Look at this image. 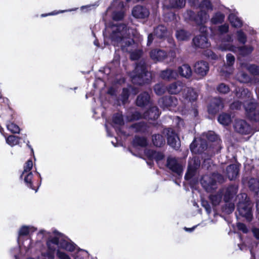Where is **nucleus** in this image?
Returning <instances> with one entry per match:
<instances>
[{
    "mask_svg": "<svg viewBox=\"0 0 259 259\" xmlns=\"http://www.w3.org/2000/svg\"><path fill=\"white\" fill-rule=\"evenodd\" d=\"M237 188L235 186H231L227 189H223L215 194H212L210 196V200L214 205H218L221 201L223 194H225L224 200L226 202L229 201L231 198L236 194Z\"/></svg>",
    "mask_w": 259,
    "mask_h": 259,
    "instance_id": "obj_6",
    "label": "nucleus"
},
{
    "mask_svg": "<svg viewBox=\"0 0 259 259\" xmlns=\"http://www.w3.org/2000/svg\"><path fill=\"white\" fill-rule=\"evenodd\" d=\"M167 56L166 53L160 49L153 50L150 52V57L154 61L163 60Z\"/></svg>",
    "mask_w": 259,
    "mask_h": 259,
    "instance_id": "obj_23",
    "label": "nucleus"
},
{
    "mask_svg": "<svg viewBox=\"0 0 259 259\" xmlns=\"http://www.w3.org/2000/svg\"><path fill=\"white\" fill-rule=\"evenodd\" d=\"M67 11H68V10H64V11H61L60 12L54 11V12H53L52 13H48V14H41V17H46V16H48L55 15H57V14H59V13H63V12H67Z\"/></svg>",
    "mask_w": 259,
    "mask_h": 259,
    "instance_id": "obj_59",
    "label": "nucleus"
},
{
    "mask_svg": "<svg viewBox=\"0 0 259 259\" xmlns=\"http://www.w3.org/2000/svg\"><path fill=\"white\" fill-rule=\"evenodd\" d=\"M193 42L196 47L201 48H208L210 46L205 33L196 36L193 39Z\"/></svg>",
    "mask_w": 259,
    "mask_h": 259,
    "instance_id": "obj_18",
    "label": "nucleus"
},
{
    "mask_svg": "<svg viewBox=\"0 0 259 259\" xmlns=\"http://www.w3.org/2000/svg\"><path fill=\"white\" fill-rule=\"evenodd\" d=\"M237 79L241 82L245 83L249 80L248 76L244 73L240 72L237 74Z\"/></svg>",
    "mask_w": 259,
    "mask_h": 259,
    "instance_id": "obj_46",
    "label": "nucleus"
},
{
    "mask_svg": "<svg viewBox=\"0 0 259 259\" xmlns=\"http://www.w3.org/2000/svg\"><path fill=\"white\" fill-rule=\"evenodd\" d=\"M197 142L196 139H195L193 143L190 145V149L192 152H196V150H195V148L197 147L196 145V143Z\"/></svg>",
    "mask_w": 259,
    "mask_h": 259,
    "instance_id": "obj_62",
    "label": "nucleus"
},
{
    "mask_svg": "<svg viewBox=\"0 0 259 259\" xmlns=\"http://www.w3.org/2000/svg\"><path fill=\"white\" fill-rule=\"evenodd\" d=\"M150 96L147 93L144 92L140 95L137 99V104L139 106L146 105L149 101Z\"/></svg>",
    "mask_w": 259,
    "mask_h": 259,
    "instance_id": "obj_31",
    "label": "nucleus"
},
{
    "mask_svg": "<svg viewBox=\"0 0 259 259\" xmlns=\"http://www.w3.org/2000/svg\"><path fill=\"white\" fill-rule=\"evenodd\" d=\"M237 228L239 230L242 231L243 233H247V229L246 227V226L242 224L239 223L237 224Z\"/></svg>",
    "mask_w": 259,
    "mask_h": 259,
    "instance_id": "obj_55",
    "label": "nucleus"
},
{
    "mask_svg": "<svg viewBox=\"0 0 259 259\" xmlns=\"http://www.w3.org/2000/svg\"><path fill=\"white\" fill-rule=\"evenodd\" d=\"M167 166L172 171L178 175H181L183 172V166L175 157H169L167 160Z\"/></svg>",
    "mask_w": 259,
    "mask_h": 259,
    "instance_id": "obj_11",
    "label": "nucleus"
},
{
    "mask_svg": "<svg viewBox=\"0 0 259 259\" xmlns=\"http://www.w3.org/2000/svg\"><path fill=\"white\" fill-rule=\"evenodd\" d=\"M142 117V115L139 113V112H135L134 114H133L132 117L131 118H127L128 121H132L133 120H136Z\"/></svg>",
    "mask_w": 259,
    "mask_h": 259,
    "instance_id": "obj_57",
    "label": "nucleus"
},
{
    "mask_svg": "<svg viewBox=\"0 0 259 259\" xmlns=\"http://www.w3.org/2000/svg\"><path fill=\"white\" fill-rule=\"evenodd\" d=\"M203 137H205L210 142H217V143L219 141V137L215 135L213 132L210 131L206 134L203 135Z\"/></svg>",
    "mask_w": 259,
    "mask_h": 259,
    "instance_id": "obj_39",
    "label": "nucleus"
},
{
    "mask_svg": "<svg viewBox=\"0 0 259 259\" xmlns=\"http://www.w3.org/2000/svg\"><path fill=\"white\" fill-rule=\"evenodd\" d=\"M47 245L48 250L46 253H42L39 259H54L56 246L68 251H73L76 248L75 245L73 243L64 238L60 234L56 232H54V237L51 238L47 242Z\"/></svg>",
    "mask_w": 259,
    "mask_h": 259,
    "instance_id": "obj_2",
    "label": "nucleus"
},
{
    "mask_svg": "<svg viewBox=\"0 0 259 259\" xmlns=\"http://www.w3.org/2000/svg\"><path fill=\"white\" fill-rule=\"evenodd\" d=\"M104 35L105 37L111 39L113 46L130 52L132 60H137L141 56L142 52L137 49V45L135 43L136 40H141V36L136 29L127 28L124 24L113 25L106 28Z\"/></svg>",
    "mask_w": 259,
    "mask_h": 259,
    "instance_id": "obj_1",
    "label": "nucleus"
},
{
    "mask_svg": "<svg viewBox=\"0 0 259 259\" xmlns=\"http://www.w3.org/2000/svg\"><path fill=\"white\" fill-rule=\"evenodd\" d=\"M132 14L137 18H144L148 16L149 13L146 8L138 6L133 9Z\"/></svg>",
    "mask_w": 259,
    "mask_h": 259,
    "instance_id": "obj_21",
    "label": "nucleus"
},
{
    "mask_svg": "<svg viewBox=\"0 0 259 259\" xmlns=\"http://www.w3.org/2000/svg\"><path fill=\"white\" fill-rule=\"evenodd\" d=\"M167 143L174 148L177 149L180 146L179 137L171 129L166 130Z\"/></svg>",
    "mask_w": 259,
    "mask_h": 259,
    "instance_id": "obj_13",
    "label": "nucleus"
},
{
    "mask_svg": "<svg viewBox=\"0 0 259 259\" xmlns=\"http://www.w3.org/2000/svg\"><path fill=\"white\" fill-rule=\"evenodd\" d=\"M239 171V166L237 164L230 165L227 168V174L229 179L233 180L235 179Z\"/></svg>",
    "mask_w": 259,
    "mask_h": 259,
    "instance_id": "obj_27",
    "label": "nucleus"
},
{
    "mask_svg": "<svg viewBox=\"0 0 259 259\" xmlns=\"http://www.w3.org/2000/svg\"><path fill=\"white\" fill-rule=\"evenodd\" d=\"M252 232L255 238L259 239V229L254 228L253 229Z\"/></svg>",
    "mask_w": 259,
    "mask_h": 259,
    "instance_id": "obj_64",
    "label": "nucleus"
},
{
    "mask_svg": "<svg viewBox=\"0 0 259 259\" xmlns=\"http://www.w3.org/2000/svg\"><path fill=\"white\" fill-rule=\"evenodd\" d=\"M234 127L237 132L242 134H248L251 131L250 126L243 120H237Z\"/></svg>",
    "mask_w": 259,
    "mask_h": 259,
    "instance_id": "obj_14",
    "label": "nucleus"
},
{
    "mask_svg": "<svg viewBox=\"0 0 259 259\" xmlns=\"http://www.w3.org/2000/svg\"><path fill=\"white\" fill-rule=\"evenodd\" d=\"M165 91V88L163 85L161 84H157L154 87V91L158 95L163 94Z\"/></svg>",
    "mask_w": 259,
    "mask_h": 259,
    "instance_id": "obj_48",
    "label": "nucleus"
},
{
    "mask_svg": "<svg viewBox=\"0 0 259 259\" xmlns=\"http://www.w3.org/2000/svg\"><path fill=\"white\" fill-rule=\"evenodd\" d=\"M177 104V99L171 96L165 97L159 101V104L162 108L169 110H171L172 108L176 106Z\"/></svg>",
    "mask_w": 259,
    "mask_h": 259,
    "instance_id": "obj_12",
    "label": "nucleus"
},
{
    "mask_svg": "<svg viewBox=\"0 0 259 259\" xmlns=\"http://www.w3.org/2000/svg\"><path fill=\"white\" fill-rule=\"evenodd\" d=\"M7 128L11 132L14 134H18L20 131L19 127L13 122H9L7 125Z\"/></svg>",
    "mask_w": 259,
    "mask_h": 259,
    "instance_id": "obj_41",
    "label": "nucleus"
},
{
    "mask_svg": "<svg viewBox=\"0 0 259 259\" xmlns=\"http://www.w3.org/2000/svg\"><path fill=\"white\" fill-rule=\"evenodd\" d=\"M224 107L222 100L220 98H215L212 100L208 107V111L211 114H215Z\"/></svg>",
    "mask_w": 259,
    "mask_h": 259,
    "instance_id": "obj_20",
    "label": "nucleus"
},
{
    "mask_svg": "<svg viewBox=\"0 0 259 259\" xmlns=\"http://www.w3.org/2000/svg\"><path fill=\"white\" fill-rule=\"evenodd\" d=\"M166 28L163 25H159L154 30V34L155 37H153L152 34H150L148 37L147 45H150L155 37L159 38H162L166 35Z\"/></svg>",
    "mask_w": 259,
    "mask_h": 259,
    "instance_id": "obj_15",
    "label": "nucleus"
},
{
    "mask_svg": "<svg viewBox=\"0 0 259 259\" xmlns=\"http://www.w3.org/2000/svg\"><path fill=\"white\" fill-rule=\"evenodd\" d=\"M186 87L182 82L178 81L170 84L167 90L171 94H177L182 91L183 93L186 91Z\"/></svg>",
    "mask_w": 259,
    "mask_h": 259,
    "instance_id": "obj_17",
    "label": "nucleus"
},
{
    "mask_svg": "<svg viewBox=\"0 0 259 259\" xmlns=\"http://www.w3.org/2000/svg\"><path fill=\"white\" fill-rule=\"evenodd\" d=\"M229 20L232 26L234 27H240L242 25L241 20L234 14L229 15Z\"/></svg>",
    "mask_w": 259,
    "mask_h": 259,
    "instance_id": "obj_32",
    "label": "nucleus"
},
{
    "mask_svg": "<svg viewBox=\"0 0 259 259\" xmlns=\"http://www.w3.org/2000/svg\"><path fill=\"white\" fill-rule=\"evenodd\" d=\"M218 121L224 125H227L231 122V117L229 114H222L218 117Z\"/></svg>",
    "mask_w": 259,
    "mask_h": 259,
    "instance_id": "obj_36",
    "label": "nucleus"
},
{
    "mask_svg": "<svg viewBox=\"0 0 259 259\" xmlns=\"http://www.w3.org/2000/svg\"><path fill=\"white\" fill-rule=\"evenodd\" d=\"M134 73L136 74L132 75L134 83L142 84L147 83L151 78V74L147 71L144 62L137 65Z\"/></svg>",
    "mask_w": 259,
    "mask_h": 259,
    "instance_id": "obj_4",
    "label": "nucleus"
},
{
    "mask_svg": "<svg viewBox=\"0 0 259 259\" xmlns=\"http://www.w3.org/2000/svg\"><path fill=\"white\" fill-rule=\"evenodd\" d=\"M124 123L122 115L120 113L115 114L113 117V126L115 129L118 126H121Z\"/></svg>",
    "mask_w": 259,
    "mask_h": 259,
    "instance_id": "obj_35",
    "label": "nucleus"
},
{
    "mask_svg": "<svg viewBox=\"0 0 259 259\" xmlns=\"http://www.w3.org/2000/svg\"><path fill=\"white\" fill-rule=\"evenodd\" d=\"M201 12L198 13L197 18L195 19L196 23L199 25H202L200 30L204 33L206 31V28L203 26L209 19V16L207 14L206 11L211 10L212 9L211 5L208 0H204L200 4Z\"/></svg>",
    "mask_w": 259,
    "mask_h": 259,
    "instance_id": "obj_5",
    "label": "nucleus"
},
{
    "mask_svg": "<svg viewBox=\"0 0 259 259\" xmlns=\"http://www.w3.org/2000/svg\"><path fill=\"white\" fill-rule=\"evenodd\" d=\"M160 77L164 80H170L176 79L178 77V73L176 70L167 69L161 71Z\"/></svg>",
    "mask_w": 259,
    "mask_h": 259,
    "instance_id": "obj_24",
    "label": "nucleus"
},
{
    "mask_svg": "<svg viewBox=\"0 0 259 259\" xmlns=\"http://www.w3.org/2000/svg\"><path fill=\"white\" fill-rule=\"evenodd\" d=\"M144 154L149 159H154L157 162L161 160L164 157L163 153L147 149L144 150Z\"/></svg>",
    "mask_w": 259,
    "mask_h": 259,
    "instance_id": "obj_22",
    "label": "nucleus"
},
{
    "mask_svg": "<svg viewBox=\"0 0 259 259\" xmlns=\"http://www.w3.org/2000/svg\"><path fill=\"white\" fill-rule=\"evenodd\" d=\"M245 110L247 112V115L251 119L257 120V117H254L256 115V112L255 109L256 107V105L255 103L251 102L248 104L244 103V104Z\"/></svg>",
    "mask_w": 259,
    "mask_h": 259,
    "instance_id": "obj_25",
    "label": "nucleus"
},
{
    "mask_svg": "<svg viewBox=\"0 0 259 259\" xmlns=\"http://www.w3.org/2000/svg\"><path fill=\"white\" fill-rule=\"evenodd\" d=\"M152 142L155 146L157 147H161L164 144L165 140L161 135L158 134L153 136Z\"/></svg>",
    "mask_w": 259,
    "mask_h": 259,
    "instance_id": "obj_37",
    "label": "nucleus"
},
{
    "mask_svg": "<svg viewBox=\"0 0 259 259\" xmlns=\"http://www.w3.org/2000/svg\"><path fill=\"white\" fill-rule=\"evenodd\" d=\"M244 95H247L248 97L249 98L250 97V93L248 91V90H243L241 92V96H238V97H242V98H244V97H243Z\"/></svg>",
    "mask_w": 259,
    "mask_h": 259,
    "instance_id": "obj_63",
    "label": "nucleus"
},
{
    "mask_svg": "<svg viewBox=\"0 0 259 259\" xmlns=\"http://www.w3.org/2000/svg\"><path fill=\"white\" fill-rule=\"evenodd\" d=\"M190 33L184 29L178 30L176 36L178 40H187L190 37Z\"/></svg>",
    "mask_w": 259,
    "mask_h": 259,
    "instance_id": "obj_33",
    "label": "nucleus"
},
{
    "mask_svg": "<svg viewBox=\"0 0 259 259\" xmlns=\"http://www.w3.org/2000/svg\"><path fill=\"white\" fill-rule=\"evenodd\" d=\"M229 87L224 83H221L217 87V91L222 94H226L229 92Z\"/></svg>",
    "mask_w": 259,
    "mask_h": 259,
    "instance_id": "obj_49",
    "label": "nucleus"
},
{
    "mask_svg": "<svg viewBox=\"0 0 259 259\" xmlns=\"http://www.w3.org/2000/svg\"><path fill=\"white\" fill-rule=\"evenodd\" d=\"M147 144V142L145 138L138 137L135 138L133 143L134 148L137 150L145 147Z\"/></svg>",
    "mask_w": 259,
    "mask_h": 259,
    "instance_id": "obj_28",
    "label": "nucleus"
},
{
    "mask_svg": "<svg viewBox=\"0 0 259 259\" xmlns=\"http://www.w3.org/2000/svg\"><path fill=\"white\" fill-rule=\"evenodd\" d=\"M37 237L41 239L49 238L48 241L51 238L54 237V236H51L50 233L45 230H40L37 233Z\"/></svg>",
    "mask_w": 259,
    "mask_h": 259,
    "instance_id": "obj_43",
    "label": "nucleus"
},
{
    "mask_svg": "<svg viewBox=\"0 0 259 259\" xmlns=\"http://www.w3.org/2000/svg\"><path fill=\"white\" fill-rule=\"evenodd\" d=\"M36 229L31 226H22L19 231L18 237L17 239L18 243L20 244L21 241L23 238L27 237L30 233L34 232Z\"/></svg>",
    "mask_w": 259,
    "mask_h": 259,
    "instance_id": "obj_16",
    "label": "nucleus"
},
{
    "mask_svg": "<svg viewBox=\"0 0 259 259\" xmlns=\"http://www.w3.org/2000/svg\"><path fill=\"white\" fill-rule=\"evenodd\" d=\"M205 55L212 59H216L217 56L211 51L207 50L205 53Z\"/></svg>",
    "mask_w": 259,
    "mask_h": 259,
    "instance_id": "obj_56",
    "label": "nucleus"
},
{
    "mask_svg": "<svg viewBox=\"0 0 259 259\" xmlns=\"http://www.w3.org/2000/svg\"><path fill=\"white\" fill-rule=\"evenodd\" d=\"M124 16V13L123 11L119 12H115L113 15V18L115 20H121Z\"/></svg>",
    "mask_w": 259,
    "mask_h": 259,
    "instance_id": "obj_51",
    "label": "nucleus"
},
{
    "mask_svg": "<svg viewBox=\"0 0 259 259\" xmlns=\"http://www.w3.org/2000/svg\"><path fill=\"white\" fill-rule=\"evenodd\" d=\"M233 41V39L232 37L230 35H228L225 38L221 39L220 44H218V49L222 51H230L234 52L238 51L242 55L250 53L252 51V48L250 47H244L241 48L236 47L232 45Z\"/></svg>",
    "mask_w": 259,
    "mask_h": 259,
    "instance_id": "obj_3",
    "label": "nucleus"
},
{
    "mask_svg": "<svg viewBox=\"0 0 259 259\" xmlns=\"http://www.w3.org/2000/svg\"><path fill=\"white\" fill-rule=\"evenodd\" d=\"M180 74L184 77L189 78L192 75V70L190 66L187 64H184L179 68Z\"/></svg>",
    "mask_w": 259,
    "mask_h": 259,
    "instance_id": "obj_29",
    "label": "nucleus"
},
{
    "mask_svg": "<svg viewBox=\"0 0 259 259\" xmlns=\"http://www.w3.org/2000/svg\"><path fill=\"white\" fill-rule=\"evenodd\" d=\"M185 0H172L171 5L174 8H182L185 6Z\"/></svg>",
    "mask_w": 259,
    "mask_h": 259,
    "instance_id": "obj_47",
    "label": "nucleus"
},
{
    "mask_svg": "<svg viewBox=\"0 0 259 259\" xmlns=\"http://www.w3.org/2000/svg\"><path fill=\"white\" fill-rule=\"evenodd\" d=\"M229 26L227 24L221 25L219 28V30L221 33H224L228 32Z\"/></svg>",
    "mask_w": 259,
    "mask_h": 259,
    "instance_id": "obj_54",
    "label": "nucleus"
},
{
    "mask_svg": "<svg viewBox=\"0 0 259 259\" xmlns=\"http://www.w3.org/2000/svg\"><path fill=\"white\" fill-rule=\"evenodd\" d=\"M238 41L241 44H244L246 41V36L245 33L242 30H239L236 33Z\"/></svg>",
    "mask_w": 259,
    "mask_h": 259,
    "instance_id": "obj_45",
    "label": "nucleus"
},
{
    "mask_svg": "<svg viewBox=\"0 0 259 259\" xmlns=\"http://www.w3.org/2000/svg\"><path fill=\"white\" fill-rule=\"evenodd\" d=\"M32 166V161L30 159L27 160L24 165L23 170L20 176V178L24 181L25 185L28 187L35 190V188L33 187V174L31 171Z\"/></svg>",
    "mask_w": 259,
    "mask_h": 259,
    "instance_id": "obj_7",
    "label": "nucleus"
},
{
    "mask_svg": "<svg viewBox=\"0 0 259 259\" xmlns=\"http://www.w3.org/2000/svg\"><path fill=\"white\" fill-rule=\"evenodd\" d=\"M226 59H227V65L229 66V67L228 68V69H229L228 71V70H226V71L223 70V71L225 75H227V74L231 73V72H232V70L230 67L234 64V63L235 62V58H234V56H233L231 54H227V55L226 56Z\"/></svg>",
    "mask_w": 259,
    "mask_h": 259,
    "instance_id": "obj_34",
    "label": "nucleus"
},
{
    "mask_svg": "<svg viewBox=\"0 0 259 259\" xmlns=\"http://www.w3.org/2000/svg\"><path fill=\"white\" fill-rule=\"evenodd\" d=\"M145 124L143 123H138L134 125V127L136 128L137 131L143 132L145 130Z\"/></svg>",
    "mask_w": 259,
    "mask_h": 259,
    "instance_id": "obj_53",
    "label": "nucleus"
},
{
    "mask_svg": "<svg viewBox=\"0 0 259 259\" xmlns=\"http://www.w3.org/2000/svg\"><path fill=\"white\" fill-rule=\"evenodd\" d=\"M227 205H228V208L227 209V208H226L225 210L228 213H231L234 210V204L232 203H228Z\"/></svg>",
    "mask_w": 259,
    "mask_h": 259,
    "instance_id": "obj_60",
    "label": "nucleus"
},
{
    "mask_svg": "<svg viewBox=\"0 0 259 259\" xmlns=\"http://www.w3.org/2000/svg\"><path fill=\"white\" fill-rule=\"evenodd\" d=\"M208 70V63L204 61L198 62L194 66L195 72L200 76L205 75Z\"/></svg>",
    "mask_w": 259,
    "mask_h": 259,
    "instance_id": "obj_19",
    "label": "nucleus"
},
{
    "mask_svg": "<svg viewBox=\"0 0 259 259\" xmlns=\"http://www.w3.org/2000/svg\"><path fill=\"white\" fill-rule=\"evenodd\" d=\"M200 162L198 158L194 157L189 161L188 169L185 178L186 180H189L194 175L195 170L199 166Z\"/></svg>",
    "mask_w": 259,
    "mask_h": 259,
    "instance_id": "obj_10",
    "label": "nucleus"
},
{
    "mask_svg": "<svg viewBox=\"0 0 259 259\" xmlns=\"http://www.w3.org/2000/svg\"><path fill=\"white\" fill-rule=\"evenodd\" d=\"M248 69L253 75H259V67L254 65L248 66Z\"/></svg>",
    "mask_w": 259,
    "mask_h": 259,
    "instance_id": "obj_50",
    "label": "nucleus"
},
{
    "mask_svg": "<svg viewBox=\"0 0 259 259\" xmlns=\"http://www.w3.org/2000/svg\"><path fill=\"white\" fill-rule=\"evenodd\" d=\"M241 197L242 198H245V200L244 201L239 202L237 206L238 210L241 215L250 221L252 217L251 204L250 202L246 199L247 195L246 194H241Z\"/></svg>",
    "mask_w": 259,
    "mask_h": 259,
    "instance_id": "obj_8",
    "label": "nucleus"
},
{
    "mask_svg": "<svg viewBox=\"0 0 259 259\" xmlns=\"http://www.w3.org/2000/svg\"><path fill=\"white\" fill-rule=\"evenodd\" d=\"M159 114L158 108L152 107L143 115V117L147 119L155 120L159 117Z\"/></svg>",
    "mask_w": 259,
    "mask_h": 259,
    "instance_id": "obj_26",
    "label": "nucleus"
},
{
    "mask_svg": "<svg viewBox=\"0 0 259 259\" xmlns=\"http://www.w3.org/2000/svg\"><path fill=\"white\" fill-rule=\"evenodd\" d=\"M57 256L59 259H70L67 254L60 250L57 251Z\"/></svg>",
    "mask_w": 259,
    "mask_h": 259,
    "instance_id": "obj_52",
    "label": "nucleus"
},
{
    "mask_svg": "<svg viewBox=\"0 0 259 259\" xmlns=\"http://www.w3.org/2000/svg\"><path fill=\"white\" fill-rule=\"evenodd\" d=\"M248 186L253 191H256L259 189V182L255 179H251L248 182Z\"/></svg>",
    "mask_w": 259,
    "mask_h": 259,
    "instance_id": "obj_42",
    "label": "nucleus"
},
{
    "mask_svg": "<svg viewBox=\"0 0 259 259\" xmlns=\"http://www.w3.org/2000/svg\"><path fill=\"white\" fill-rule=\"evenodd\" d=\"M224 15L220 13H217L211 19V22L213 24H217L222 22L224 19Z\"/></svg>",
    "mask_w": 259,
    "mask_h": 259,
    "instance_id": "obj_44",
    "label": "nucleus"
},
{
    "mask_svg": "<svg viewBox=\"0 0 259 259\" xmlns=\"http://www.w3.org/2000/svg\"><path fill=\"white\" fill-rule=\"evenodd\" d=\"M241 103L240 102L237 101V102H234L233 103H232L231 105V108L233 109H240L241 108Z\"/></svg>",
    "mask_w": 259,
    "mask_h": 259,
    "instance_id": "obj_58",
    "label": "nucleus"
},
{
    "mask_svg": "<svg viewBox=\"0 0 259 259\" xmlns=\"http://www.w3.org/2000/svg\"><path fill=\"white\" fill-rule=\"evenodd\" d=\"M20 247L23 246L26 249H29L31 247V239L29 237H26L21 241L20 244L18 243Z\"/></svg>",
    "mask_w": 259,
    "mask_h": 259,
    "instance_id": "obj_40",
    "label": "nucleus"
},
{
    "mask_svg": "<svg viewBox=\"0 0 259 259\" xmlns=\"http://www.w3.org/2000/svg\"><path fill=\"white\" fill-rule=\"evenodd\" d=\"M128 97V92L127 89H124L122 92V99L123 101L124 102L126 100Z\"/></svg>",
    "mask_w": 259,
    "mask_h": 259,
    "instance_id": "obj_61",
    "label": "nucleus"
},
{
    "mask_svg": "<svg viewBox=\"0 0 259 259\" xmlns=\"http://www.w3.org/2000/svg\"><path fill=\"white\" fill-rule=\"evenodd\" d=\"M6 143L11 146L13 147L17 145L19 143L20 138L18 137L15 136H10L6 139Z\"/></svg>",
    "mask_w": 259,
    "mask_h": 259,
    "instance_id": "obj_38",
    "label": "nucleus"
},
{
    "mask_svg": "<svg viewBox=\"0 0 259 259\" xmlns=\"http://www.w3.org/2000/svg\"><path fill=\"white\" fill-rule=\"evenodd\" d=\"M184 97L189 101H195L198 95L197 93L191 88H187L186 91L183 93Z\"/></svg>",
    "mask_w": 259,
    "mask_h": 259,
    "instance_id": "obj_30",
    "label": "nucleus"
},
{
    "mask_svg": "<svg viewBox=\"0 0 259 259\" xmlns=\"http://www.w3.org/2000/svg\"><path fill=\"white\" fill-rule=\"evenodd\" d=\"M222 176L219 174H214L212 177L208 176H203L201 180L202 187L208 192H210L216 188L217 181L221 182Z\"/></svg>",
    "mask_w": 259,
    "mask_h": 259,
    "instance_id": "obj_9",
    "label": "nucleus"
}]
</instances>
